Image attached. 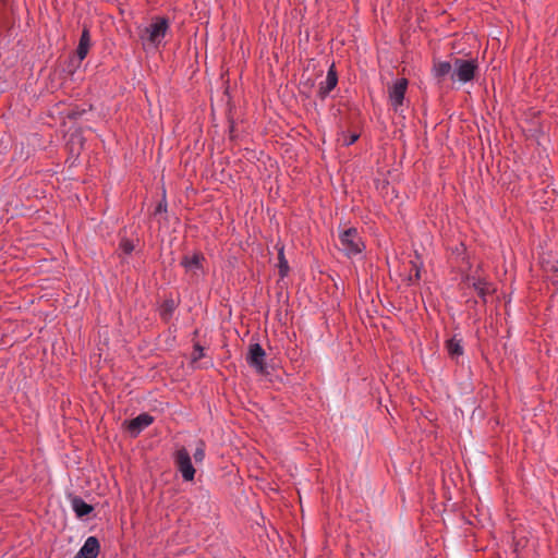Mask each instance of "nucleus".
Returning <instances> with one entry per match:
<instances>
[{"label": "nucleus", "mask_w": 558, "mask_h": 558, "mask_svg": "<svg viewBox=\"0 0 558 558\" xmlns=\"http://www.w3.org/2000/svg\"><path fill=\"white\" fill-rule=\"evenodd\" d=\"M169 28L168 20L165 17H155L154 21L140 31V39L143 45L157 46L166 36Z\"/></svg>", "instance_id": "1"}, {"label": "nucleus", "mask_w": 558, "mask_h": 558, "mask_svg": "<svg viewBox=\"0 0 558 558\" xmlns=\"http://www.w3.org/2000/svg\"><path fill=\"white\" fill-rule=\"evenodd\" d=\"M338 246L348 257L360 254L364 245L357 229L350 228L341 232Z\"/></svg>", "instance_id": "2"}, {"label": "nucleus", "mask_w": 558, "mask_h": 558, "mask_svg": "<svg viewBox=\"0 0 558 558\" xmlns=\"http://www.w3.org/2000/svg\"><path fill=\"white\" fill-rule=\"evenodd\" d=\"M476 69V61L457 58L453 61L451 80L458 81L462 84L468 83L473 80Z\"/></svg>", "instance_id": "3"}, {"label": "nucleus", "mask_w": 558, "mask_h": 558, "mask_svg": "<svg viewBox=\"0 0 558 558\" xmlns=\"http://www.w3.org/2000/svg\"><path fill=\"white\" fill-rule=\"evenodd\" d=\"M173 459L184 481H193L195 469L192 464L189 451L184 447H181L174 452Z\"/></svg>", "instance_id": "4"}, {"label": "nucleus", "mask_w": 558, "mask_h": 558, "mask_svg": "<svg viewBox=\"0 0 558 558\" xmlns=\"http://www.w3.org/2000/svg\"><path fill=\"white\" fill-rule=\"evenodd\" d=\"M266 352L258 343H252L248 347L246 355L247 364L253 367L257 373L263 374L266 372Z\"/></svg>", "instance_id": "5"}, {"label": "nucleus", "mask_w": 558, "mask_h": 558, "mask_svg": "<svg viewBox=\"0 0 558 558\" xmlns=\"http://www.w3.org/2000/svg\"><path fill=\"white\" fill-rule=\"evenodd\" d=\"M408 88V80L400 78L388 88L389 101L395 111L403 105L404 95Z\"/></svg>", "instance_id": "6"}, {"label": "nucleus", "mask_w": 558, "mask_h": 558, "mask_svg": "<svg viewBox=\"0 0 558 558\" xmlns=\"http://www.w3.org/2000/svg\"><path fill=\"white\" fill-rule=\"evenodd\" d=\"M99 554V542L95 536H89L82 548L75 555V558H97Z\"/></svg>", "instance_id": "7"}, {"label": "nucleus", "mask_w": 558, "mask_h": 558, "mask_svg": "<svg viewBox=\"0 0 558 558\" xmlns=\"http://www.w3.org/2000/svg\"><path fill=\"white\" fill-rule=\"evenodd\" d=\"M337 83H338V77H337V73L335 70V65L332 64L327 72V76H326L325 81L319 84V88H318L319 97L322 99L326 98L328 96V94L336 87Z\"/></svg>", "instance_id": "8"}, {"label": "nucleus", "mask_w": 558, "mask_h": 558, "mask_svg": "<svg viewBox=\"0 0 558 558\" xmlns=\"http://www.w3.org/2000/svg\"><path fill=\"white\" fill-rule=\"evenodd\" d=\"M153 416L147 413H142L135 418L129 422V432L133 436H137L144 428L149 426L153 423Z\"/></svg>", "instance_id": "9"}, {"label": "nucleus", "mask_w": 558, "mask_h": 558, "mask_svg": "<svg viewBox=\"0 0 558 558\" xmlns=\"http://www.w3.org/2000/svg\"><path fill=\"white\" fill-rule=\"evenodd\" d=\"M203 260L204 256L201 253H194L191 256L185 255L181 260V265L186 271L197 275V271L203 267Z\"/></svg>", "instance_id": "10"}, {"label": "nucleus", "mask_w": 558, "mask_h": 558, "mask_svg": "<svg viewBox=\"0 0 558 558\" xmlns=\"http://www.w3.org/2000/svg\"><path fill=\"white\" fill-rule=\"evenodd\" d=\"M89 47H90L89 31H88V28L84 27L81 38H80L77 49H76V57H77L78 63L86 58Z\"/></svg>", "instance_id": "11"}, {"label": "nucleus", "mask_w": 558, "mask_h": 558, "mask_svg": "<svg viewBox=\"0 0 558 558\" xmlns=\"http://www.w3.org/2000/svg\"><path fill=\"white\" fill-rule=\"evenodd\" d=\"M453 72V64H451L448 61H436L433 66V74L438 80V82H441L446 76L452 74Z\"/></svg>", "instance_id": "12"}, {"label": "nucleus", "mask_w": 558, "mask_h": 558, "mask_svg": "<svg viewBox=\"0 0 558 558\" xmlns=\"http://www.w3.org/2000/svg\"><path fill=\"white\" fill-rule=\"evenodd\" d=\"M72 508L78 518H83L93 511V507L78 497L72 499Z\"/></svg>", "instance_id": "13"}, {"label": "nucleus", "mask_w": 558, "mask_h": 558, "mask_svg": "<svg viewBox=\"0 0 558 558\" xmlns=\"http://www.w3.org/2000/svg\"><path fill=\"white\" fill-rule=\"evenodd\" d=\"M447 350L449 355L454 359L459 357L463 354V348L461 345V340L457 339L456 337L449 339L446 343Z\"/></svg>", "instance_id": "14"}, {"label": "nucleus", "mask_w": 558, "mask_h": 558, "mask_svg": "<svg viewBox=\"0 0 558 558\" xmlns=\"http://www.w3.org/2000/svg\"><path fill=\"white\" fill-rule=\"evenodd\" d=\"M174 308H175V304L172 300L166 301L161 306V311H160L161 317L166 320L169 319L172 316Z\"/></svg>", "instance_id": "15"}, {"label": "nucleus", "mask_w": 558, "mask_h": 558, "mask_svg": "<svg viewBox=\"0 0 558 558\" xmlns=\"http://www.w3.org/2000/svg\"><path fill=\"white\" fill-rule=\"evenodd\" d=\"M278 257H279V271H280V275L283 277L287 275V272L289 270V266H288V262L284 258L282 248L279 251Z\"/></svg>", "instance_id": "16"}, {"label": "nucleus", "mask_w": 558, "mask_h": 558, "mask_svg": "<svg viewBox=\"0 0 558 558\" xmlns=\"http://www.w3.org/2000/svg\"><path fill=\"white\" fill-rule=\"evenodd\" d=\"M205 458V444L203 441H199L195 452H194V459L196 462H202Z\"/></svg>", "instance_id": "17"}, {"label": "nucleus", "mask_w": 558, "mask_h": 558, "mask_svg": "<svg viewBox=\"0 0 558 558\" xmlns=\"http://www.w3.org/2000/svg\"><path fill=\"white\" fill-rule=\"evenodd\" d=\"M121 248L124 253L130 254L134 250V246L131 241L124 240L121 242Z\"/></svg>", "instance_id": "18"}, {"label": "nucleus", "mask_w": 558, "mask_h": 558, "mask_svg": "<svg viewBox=\"0 0 558 558\" xmlns=\"http://www.w3.org/2000/svg\"><path fill=\"white\" fill-rule=\"evenodd\" d=\"M359 138V135L357 134H352L350 136L349 140L345 141V145L349 146V145H352L353 143H355V141Z\"/></svg>", "instance_id": "19"}, {"label": "nucleus", "mask_w": 558, "mask_h": 558, "mask_svg": "<svg viewBox=\"0 0 558 558\" xmlns=\"http://www.w3.org/2000/svg\"><path fill=\"white\" fill-rule=\"evenodd\" d=\"M413 268L415 269V275H414L415 279L418 280L420 279V269L415 264H413Z\"/></svg>", "instance_id": "20"}, {"label": "nucleus", "mask_w": 558, "mask_h": 558, "mask_svg": "<svg viewBox=\"0 0 558 558\" xmlns=\"http://www.w3.org/2000/svg\"><path fill=\"white\" fill-rule=\"evenodd\" d=\"M162 209V204H159L157 210L160 211Z\"/></svg>", "instance_id": "21"}]
</instances>
